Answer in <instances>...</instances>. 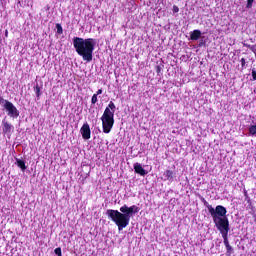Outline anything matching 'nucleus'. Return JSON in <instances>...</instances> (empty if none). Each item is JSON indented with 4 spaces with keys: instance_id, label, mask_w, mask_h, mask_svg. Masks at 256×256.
<instances>
[{
    "instance_id": "1",
    "label": "nucleus",
    "mask_w": 256,
    "mask_h": 256,
    "mask_svg": "<svg viewBox=\"0 0 256 256\" xmlns=\"http://www.w3.org/2000/svg\"><path fill=\"white\" fill-rule=\"evenodd\" d=\"M207 209L216 225L218 227L220 233H222V237L224 239V245L226 247V254L231 256L233 253V247L229 244V218H227V208L224 206L218 205L216 208H213L211 205H207Z\"/></svg>"
},
{
    "instance_id": "2",
    "label": "nucleus",
    "mask_w": 256,
    "mask_h": 256,
    "mask_svg": "<svg viewBox=\"0 0 256 256\" xmlns=\"http://www.w3.org/2000/svg\"><path fill=\"white\" fill-rule=\"evenodd\" d=\"M139 213V207L137 205L127 206L126 204L120 207L119 210L108 209L106 215L108 219H111L113 223L118 227L119 231H123L131 221V217Z\"/></svg>"
},
{
    "instance_id": "3",
    "label": "nucleus",
    "mask_w": 256,
    "mask_h": 256,
    "mask_svg": "<svg viewBox=\"0 0 256 256\" xmlns=\"http://www.w3.org/2000/svg\"><path fill=\"white\" fill-rule=\"evenodd\" d=\"M73 47L76 53L82 57L83 61L91 63L93 61V51H95V39L93 38H73Z\"/></svg>"
},
{
    "instance_id": "4",
    "label": "nucleus",
    "mask_w": 256,
    "mask_h": 256,
    "mask_svg": "<svg viewBox=\"0 0 256 256\" xmlns=\"http://www.w3.org/2000/svg\"><path fill=\"white\" fill-rule=\"evenodd\" d=\"M115 103L110 101L101 116L103 133H111V129L115 125Z\"/></svg>"
},
{
    "instance_id": "5",
    "label": "nucleus",
    "mask_w": 256,
    "mask_h": 256,
    "mask_svg": "<svg viewBox=\"0 0 256 256\" xmlns=\"http://www.w3.org/2000/svg\"><path fill=\"white\" fill-rule=\"evenodd\" d=\"M4 108L8 112L9 117H12L13 119L19 117V110H17V107H15L9 100H5Z\"/></svg>"
},
{
    "instance_id": "6",
    "label": "nucleus",
    "mask_w": 256,
    "mask_h": 256,
    "mask_svg": "<svg viewBox=\"0 0 256 256\" xmlns=\"http://www.w3.org/2000/svg\"><path fill=\"white\" fill-rule=\"evenodd\" d=\"M80 133L82 135V139H85L86 141L91 139V128L89 127V124L84 123L80 129Z\"/></svg>"
},
{
    "instance_id": "7",
    "label": "nucleus",
    "mask_w": 256,
    "mask_h": 256,
    "mask_svg": "<svg viewBox=\"0 0 256 256\" xmlns=\"http://www.w3.org/2000/svg\"><path fill=\"white\" fill-rule=\"evenodd\" d=\"M12 129H13V125L9 124V122L5 120L2 121V131L4 135H9Z\"/></svg>"
},
{
    "instance_id": "8",
    "label": "nucleus",
    "mask_w": 256,
    "mask_h": 256,
    "mask_svg": "<svg viewBox=\"0 0 256 256\" xmlns=\"http://www.w3.org/2000/svg\"><path fill=\"white\" fill-rule=\"evenodd\" d=\"M134 171L135 173L141 175L142 177H145V175H147V171H145V168L139 163H136L134 165Z\"/></svg>"
},
{
    "instance_id": "9",
    "label": "nucleus",
    "mask_w": 256,
    "mask_h": 256,
    "mask_svg": "<svg viewBox=\"0 0 256 256\" xmlns=\"http://www.w3.org/2000/svg\"><path fill=\"white\" fill-rule=\"evenodd\" d=\"M190 39L192 41H199V39H201V30H194L191 32Z\"/></svg>"
},
{
    "instance_id": "10",
    "label": "nucleus",
    "mask_w": 256,
    "mask_h": 256,
    "mask_svg": "<svg viewBox=\"0 0 256 256\" xmlns=\"http://www.w3.org/2000/svg\"><path fill=\"white\" fill-rule=\"evenodd\" d=\"M165 177H166L167 181H173V177H175V172L172 170H166Z\"/></svg>"
},
{
    "instance_id": "11",
    "label": "nucleus",
    "mask_w": 256,
    "mask_h": 256,
    "mask_svg": "<svg viewBox=\"0 0 256 256\" xmlns=\"http://www.w3.org/2000/svg\"><path fill=\"white\" fill-rule=\"evenodd\" d=\"M16 165L19 167L22 171H25L27 169V166L25 165V162L22 159L16 160Z\"/></svg>"
},
{
    "instance_id": "12",
    "label": "nucleus",
    "mask_w": 256,
    "mask_h": 256,
    "mask_svg": "<svg viewBox=\"0 0 256 256\" xmlns=\"http://www.w3.org/2000/svg\"><path fill=\"white\" fill-rule=\"evenodd\" d=\"M249 135L256 137V125H250L248 128Z\"/></svg>"
},
{
    "instance_id": "13",
    "label": "nucleus",
    "mask_w": 256,
    "mask_h": 256,
    "mask_svg": "<svg viewBox=\"0 0 256 256\" xmlns=\"http://www.w3.org/2000/svg\"><path fill=\"white\" fill-rule=\"evenodd\" d=\"M34 92L36 93L37 99H40V97H41V87H39V84H37V85L34 87Z\"/></svg>"
},
{
    "instance_id": "14",
    "label": "nucleus",
    "mask_w": 256,
    "mask_h": 256,
    "mask_svg": "<svg viewBox=\"0 0 256 256\" xmlns=\"http://www.w3.org/2000/svg\"><path fill=\"white\" fill-rule=\"evenodd\" d=\"M56 30L58 35H63V26H61V24H56Z\"/></svg>"
},
{
    "instance_id": "15",
    "label": "nucleus",
    "mask_w": 256,
    "mask_h": 256,
    "mask_svg": "<svg viewBox=\"0 0 256 256\" xmlns=\"http://www.w3.org/2000/svg\"><path fill=\"white\" fill-rule=\"evenodd\" d=\"M155 71H156L157 75H161V71H163V65H156Z\"/></svg>"
},
{
    "instance_id": "16",
    "label": "nucleus",
    "mask_w": 256,
    "mask_h": 256,
    "mask_svg": "<svg viewBox=\"0 0 256 256\" xmlns=\"http://www.w3.org/2000/svg\"><path fill=\"white\" fill-rule=\"evenodd\" d=\"M55 255L57 256H63V253L61 252V247H58L54 250Z\"/></svg>"
},
{
    "instance_id": "17",
    "label": "nucleus",
    "mask_w": 256,
    "mask_h": 256,
    "mask_svg": "<svg viewBox=\"0 0 256 256\" xmlns=\"http://www.w3.org/2000/svg\"><path fill=\"white\" fill-rule=\"evenodd\" d=\"M97 94H93L92 98H91V104L95 105V103H97Z\"/></svg>"
},
{
    "instance_id": "18",
    "label": "nucleus",
    "mask_w": 256,
    "mask_h": 256,
    "mask_svg": "<svg viewBox=\"0 0 256 256\" xmlns=\"http://www.w3.org/2000/svg\"><path fill=\"white\" fill-rule=\"evenodd\" d=\"M173 13H179V6L174 5L172 8Z\"/></svg>"
},
{
    "instance_id": "19",
    "label": "nucleus",
    "mask_w": 256,
    "mask_h": 256,
    "mask_svg": "<svg viewBox=\"0 0 256 256\" xmlns=\"http://www.w3.org/2000/svg\"><path fill=\"white\" fill-rule=\"evenodd\" d=\"M253 1H254V0H248V1H247V7H248V8H251V7L253 6Z\"/></svg>"
},
{
    "instance_id": "20",
    "label": "nucleus",
    "mask_w": 256,
    "mask_h": 256,
    "mask_svg": "<svg viewBox=\"0 0 256 256\" xmlns=\"http://www.w3.org/2000/svg\"><path fill=\"white\" fill-rule=\"evenodd\" d=\"M103 94V89H98L97 92H96V95L99 96Z\"/></svg>"
},
{
    "instance_id": "21",
    "label": "nucleus",
    "mask_w": 256,
    "mask_h": 256,
    "mask_svg": "<svg viewBox=\"0 0 256 256\" xmlns=\"http://www.w3.org/2000/svg\"><path fill=\"white\" fill-rule=\"evenodd\" d=\"M245 201H247V203H248L249 205H251V198H250L249 196H247V197L245 198Z\"/></svg>"
},
{
    "instance_id": "22",
    "label": "nucleus",
    "mask_w": 256,
    "mask_h": 256,
    "mask_svg": "<svg viewBox=\"0 0 256 256\" xmlns=\"http://www.w3.org/2000/svg\"><path fill=\"white\" fill-rule=\"evenodd\" d=\"M240 61H241V66L244 67V65H245V63H246V62H245V58H241Z\"/></svg>"
},
{
    "instance_id": "23",
    "label": "nucleus",
    "mask_w": 256,
    "mask_h": 256,
    "mask_svg": "<svg viewBox=\"0 0 256 256\" xmlns=\"http://www.w3.org/2000/svg\"><path fill=\"white\" fill-rule=\"evenodd\" d=\"M0 103H5V99L0 96Z\"/></svg>"
},
{
    "instance_id": "24",
    "label": "nucleus",
    "mask_w": 256,
    "mask_h": 256,
    "mask_svg": "<svg viewBox=\"0 0 256 256\" xmlns=\"http://www.w3.org/2000/svg\"><path fill=\"white\" fill-rule=\"evenodd\" d=\"M245 47H248V49H251V45L249 44H244Z\"/></svg>"
},
{
    "instance_id": "25",
    "label": "nucleus",
    "mask_w": 256,
    "mask_h": 256,
    "mask_svg": "<svg viewBox=\"0 0 256 256\" xmlns=\"http://www.w3.org/2000/svg\"><path fill=\"white\" fill-rule=\"evenodd\" d=\"M244 196L249 197V194H247V191H244Z\"/></svg>"
},
{
    "instance_id": "26",
    "label": "nucleus",
    "mask_w": 256,
    "mask_h": 256,
    "mask_svg": "<svg viewBox=\"0 0 256 256\" xmlns=\"http://www.w3.org/2000/svg\"><path fill=\"white\" fill-rule=\"evenodd\" d=\"M202 201H204V203L207 204V201H205V198H202Z\"/></svg>"
}]
</instances>
